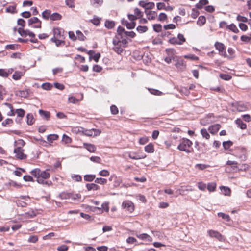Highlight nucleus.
Returning a JSON list of instances; mask_svg holds the SVG:
<instances>
[{"instance_id": "c03bdc74", "label": "nucleus", "mask_w": 251, "mask_h": 251, "mask_svg": "<svg viewBox=\"0 0 251 251\" xmlns=\"http://www.w3.org/2000/svg\"><path fill=\"white\" fill-rule=\"evenodd\" d=\"M15 112L17 113L18 117L23 118L25 115V111L21 108L17 109Z\"/></svg>"}, {"instance_id": "69168bd1", "label": "nucleus", "mask_w": 251, "mask_h": 251, "mask_svg": "<svg viewBox=\"0 0 251 251\" xmlns=\"http://www.w3.org/2000/svg\"><path fill=\"white\" fill-rule=\"evenodd\" d=\"M167 19V15L164 13H160L158 18V20L160 21H164Z\"/></svg>"}, {"instance_id": "2f4dec72", "label": "nucleus", "mask_w": 251, "mask_h": 251, "mask_svg": "<svg viewBox=\"0 0 251 251\" xmlns=\"http://www.w3.org/2000/svg\"><path fill=\"white\" fill-rule=\"evenodd\" d=\"M206 22V18L203 16H201L198 18L197 22V24L200 26L203 25Z\"/></svg>"}, {"instance_id": "dca6fc26", "label": "nucleus", "mask_w": 251, "mask_h": 251, "mask_svg": "<svg viewBox=\"0 0 251 251\" xmlns=\"http://www.w3.org/2000/svg\"><path fill=\"white\" fill-rule=\"evenodd\" d=\"M86 187L88 191H95L100 189V186L95 183H88L86 185Z\"/></svg>"}, {"instance_id": "bb28decb", "label": "nucleus", "mask_w": 251, "mask_h": 251, "mask_svg": "<svg viewBox=\"0 0 251 251\" xmlns=\"http://www.w3.org/2000/svg\"><path fill=\"white\" fill-rule=\"evenodd\" d=\"M115 26V23L113 21L106 20L105 22V26L108 29H112Z\"/></svg>"}, {"instance_id": "ea45409f", "label": "nucleus", "mask_w": 251, "mask_h": 251, "mask_svg": "<svg viewBox=\"0 0 251 251\" xmlns=\"http://www.w3.org/2000/svg\"><path fill=\"white\" fill-rule=\"evenodd\" d=\"M113 50L118 54H121L123 51V49L121 48V45L115 46L113 47Z\"/></svg>"}, {"instance_id": "c756f323", "label": "nucleus", "mask_w": 251, "mask_h": 251, "mask_svg": "<svg viewBox=\"0 0 251 251\" xmlns=\"http://www.w3.org/2000/svg\"><path fill=\"white\" fill-rule=\"evenodd\" d=\"M134 155L132 154L131 153H128V157L134 160H138L140 159H143L146 156H140L138 154H136L134 153Z\"/></svg>"}, {"instance_id": "13d9d810", "label": "nucleus", "mask_w": 251, "mask_h": 251, "mask_svg": "<svg viewBox=\"0 0 251 251\" xmlns=\"http://www.w3.org/2000/svg\"><path fill=\"white\" fill-rule=\"evenodd\" d=\"M42 88L46 90H50L52 88V85L49 83H45L42 85Z\"/></svg>"}, {"instance_id": "aec40b11", "label": "nucleus", "mask_w": 251, "mask_h": 251, "mask_svg": "<svg viewBox=\"0 0 251 251\" xmlns=\"http://www.w3.org/2000/svg\"><path fill=\"white\" fill-rule=\"evenodd\" d=\"M24 75V73L21 71H15L12 76V78L15 80H18L21 79Z\"/></svg>"}, {"instance_id": "de8ad7c7", "label": "nucleus", "mask_w": 251, "mask_h": 251, "mask_svg": "<svg viewBox=\"0 0 251 251\" xmlns=\"http://www.w3.org/2000/svg\"><path fill=\"white\" fill-rule=\"evenodd\" d=\"M216 184L215 183H209L207 185V189L210 192H213L215 190Z\"/></svg>"}, {"instance_id": "79ce46f5", "label": "nucleus", "mask_w": 251, "mask_h": 251, "mask_svg": "<svg viewBox=\"0 0 251 251\" xmlns=\"http://www.w3.org/2000/svg\"><path fill=\"white\" fill-rule=\"evenodd\" d=\"M50 10H45L42 13V17L48 20L50 18Z\"/></svg>"}, {"instance_id": "774afa93", "label": "nucleus", "mask_w": 251, "mask_h": 251, "mask_svg": "<svg viewBox=\"0 0 251 251\" xmlns=\"http://www.w3.org/2000/svg\"><path fill=\"white\" fill-rule=\"evenodd\" d=\"M38 240V238L37 236L33 235L29 237L28 239V241L30 243H36Z\"/></svg>"}, {"instance_id": "5701e85b", "label": "nucleus", "mask_w": 251, "mask_h": 251, "mask_svg": "<svg viewBox=\"0 0 251 251\" xmlns=\"http://www.w3.org/2000/svg\"><path fill=\"white\" fill-rule=\"evenodd\" d=\"M39 113L41 117L46 118L47 120H48L50 117V113L48 111L40 109L39 110Z\"/></svg>"}, {"instance_id": "5fc2aeb1", "label": "nucleus", "mask_w": 251, "mask_h": 251, "mask_svg": "<svg viewBox=\"0 0 251 251\" xmlns=\"http://www.w3.org/2000/svg\"><path fill=\"white\" fill-rule=\"evenodd\" d=\"M134 14L138 18H141L143 16V13L141 12L138 8H135L134 9Z\"/></svg>"}, {"instance_id": "e2e57ef3", "label": "nucleus", "mask_w": 251, "mask_h": 251, "mask_svg": "<svg viewBox=\"0 0 251 251\" xmlns=\"http://www.w3.org/2000/svg\"><path fill=\"white\" fill-rule=\"evenodd\" d=\"M110 111L111 113L113 115L118 114L119 112L118 108L114 105H112L110 106Z\"/></svg>"}, {"instance_id": "c85d7f7f", "label": "nucleus", "mask_w": 251, "mask_h": 251, "mask_svg": "<svg viewBox=\"0 0 251 251\" xmlns=\"http://www.w3.org/2000/svg\"><path fill=\"white\" fill-rule=\"evenodd\" d=\"M226 28L235 33H237L239 32V30L234 24H231L229 25H227Z\"/></svg>"}, {"instance_id": "6e6552de", "label": "nucleus", "mask_w": 251, "mask_h": 251, "mask_svg": "<svg viewBox=\"0 0 251 251\" xmlns=\"http://www.w3.org/2000/svg\"><path fill=\"white\" fill-rule=\"evenodd\" d=\"M176 63L175 64V66L180 70H183L185 69L186 67V65L184 63V60L179 58L177 57V58L176 59Z\"/></svg>"}, {"instance_id": "393cba45", "label": "nucleus", "mask_w": 251, "mask_h": 251, "mask_svg": "<svg viewBox=\"0 0 251 251\" xmlns=\"http://www.w3.org/2000/svg\"><path fill=\"white\" fill-rule=\"evenodd\" d=\"M50 174L48 170H45L43 171H41L40 170V173L39 175V177H41L42 178H44V179H46L50 177Z\"/></svg>"}, {"instance_id": "b1692460", "label": "nucleus", "mask_w": 251, "mask_h": 251, "mask_svg": "<svg viewBox=\"0 0 251 251\" xmlns=\"http://www.w3.org/2000/svg\"><path fill=\"white\" fill-rule=\"evenodd\" d=\"M26 118H27V124L28 125H32L34 123V118L33 117V116L32 114L28 113L26 115Z\"/></svg>"}, {"instance_id": "bf43d9fd", "label": "nucleus", "mask_w": 251, "mask_h": 251, "mask_svg": "<svg viewBox=\"0 0 251 251\" xmlns=\"http://www.w3.org/2000/svg\"><path fill=\"white\" fill-rule=\"evenodd\" d=\"M139 237L143 240H147L148 241H151V237L146 233L140 234Z\"/></svg>"}, {"instance_id": "4c0bfd02", "label": "nucleus", "mask_w": 251, "mask_h": 251, "mask_svg": "<svg viewBox=\"0 0 251 251\" xmlns=\"http://www.w3.org/2000/svg\"><path fill=\"white\" fill-rule=\"evenodd\" d=\"M218 216L219 217H222V219L227 222H229L230 220V218L228 214H226L222 212H219L218 213Z\"/></svg>"}, {"instance_id": "052dcab7", "label": "nucleus", "mask_w": 251, "mask_h": 251, "mask_svg": "<svg viewBox=\"0 0 251 251\" xmlns=\"http://www.w3.org/2000/svg\"><path fill=\"white\" fill-rule=\"evenodd\" d=\"M62 141L66 144L70 143L72 142V139L66 134H63L62 137Z\"/></svg>"}, {"instance_id": "8fccbe9b", "label": "nucleus", "mask_w": 251, "mask_h": 251, "mask_svg": "<svg viewBox=\"0 0 251 251\" xmlns=\"http://www.w3.org/2000/svg\"><path fill=\"white\" fill-rule=\"evenodd\" d=\"M40 170H41L40 169L36 168V169L32 170L30 172V173L32 174V176L38 178V177H39Z\"/></svg>"}, {"instance_id": "4be33fe9", "label": "nucleus", "mask_w": 251, "mask_h": 251, "mask_svg": "<svg viewBox=\"0 0 251 251\" xmlns=\"http://www.w3.org/2000/svg\"><path fill=\"white\" fill-rule=\"evenodd\" d=\"M208 3L207 0H200L199 3L196 4L195 6L197 9H201L204 5H206Z\"/></svg>"}, {"instance_id": "338daca9", "label": "nucleus", "mask_w": 251, "mask_h": 251, "mask_svg": "<svg viewBox=\"0 0 251 251\" xmlns=\"http://www.w3.org/2000/svg\"><path fill=\"white\" fill-rule=\"evenodd\" d=\"M91 2L93 5L96 4L97 6H99L102 4L103 0H91Z\"/></svg>"}, {"instance_id": "a18cd8bd", "label": "nucleus", "mask_w": 251, "mask_h": 251, "mask_svg": "<svg viewBox=\"0 0 251 251\" xmlns=\"http://www.w3.org/2000/svg\"><path fill=\"white\" fill-rule=\"evenodd\" d=\"M95 182L101 185L105 184L107 183V179L101 177L97 178L95 180Z\"/></svg>"}, {"instance_id": "a878e982", "label": "nucleus", "mask_w": 251, "mask_h": 251, "mask_svg": "<svg viewBox=\"0 0 251 251\" xmlns=\"http://www.w3.org/2000/svg\"><path fill=\"white\" fill-rule=\"evenodd\" d=\"M6 12L12 14L16 13L17 12L16 11V5L9 6L6 8Z\"/></svg>"}, {"instance_id": "473e14b6", "label": "nucleus", "mask_w": 251, "mask_h": 251, "mask_svg": "<svg viewBox=\"0 0 251 251\" xmlns=\"http://www.w3.org/2000/svg\"><path fill=\"white\" fill-rule=\"evenodd\" d=\"M177 38L179 42V45H181L186 42L185 38L184 35L181 33L178 34Z\"/></svg>"}, {"instance_id": "1a4fd4ad", "label": "nucleus", "mask_w": 251, "mask_h": 251, "mask_svg": "<svg viewBox=\"0 0 251 251\" xmlns=\"http://www.w3.org/2000/svg\"><path fill=\"white\" fill-rule=\"evenodd\" d=\"M165 52L168 55V56L171 57L173 58V60H176L177 58V56H175V54L176 53V50L174 48H167L165 50Z\"/></svg>"}, {"instance_id": "f704fd0d", "label": "nucleus", "mask_w": 251, "mask_h": 251, "mask_svg": "<svg viewBox=\"0 0 251 251\" xmlns=\"http://www.w3.org/2000/svg\"><path fill=\"white\" fill-rule=\"evenodd\" d=\"M148 29L147 26L139 25L136 28V30L140 33L146 32Z\"/></svg>"}, {"instance_id": "f257e3e1", "label": "nucleus", "mask_w": 251, "mask_h": 251, "mask_svg": "<svg viewBox=\"0 0 251 251\" xmlns=\"http://www.w3.org/2000/svg\"><path fill=\"white\" fill-rule=\"evenodd\" d=\"M193 143L191 141L187 138H183L181 143L177 147V149L183 151H185L187 153H189L193 151V149L189 148L191 147Z\"/></svg>"}, {"instance_id": "cd10ccee", "label": "nucleus", "mask_w": 251, "mask_h": 251, "mask_svg": "<svg viewBox=\"0 0 251 251\" xmlns=\"http://www.w3.org/2000/svg\"><path fill=\"white\" fill-rule=\"evenodd\" d=\"M96 178L95 175H86L84 176V180L85 181L92 182Z\"/></svg>"}, {"instance_id": "6e6d98bb", "label": "nucleus", "mask_w": 251, "mask_h": 251, "mask_svg": "<svg viewBox=\"0 0 251 251\" xmlns=\"http://www.w3.org/2000/svg\"><path fill=\"white\" fill-rule=\"evenodd\" d=\"M13 123L12 119L10 118L6 119L4 121L2 122L1 125L3 126H7L8 125L11 124Z\"/></svg>"}, {"instance_id": "0eeeda50", "label": "nucleus", "mask_w": 251, "mask_h": 251, "mask_svg": "<svg viewBox=\"0 0 251 251\" xmlns=\"http://www.w3.org/2000/svg\"><path fill=\"white\" fill-rule=\"evenodd\" d=\"M18 32L22 36H26L27 35H28L31 38H34L35 36V34L33 32L29 30H25L23 28L20 27L18 29Z\"/></svg>"}, {"instance_id": "37998d69", "label": "nucleus", "mask_w": 251, "mask_h": 251, "mask_svg": "<svg viewBox=\"0 0 251 251\" xmlns=\"http://www.w3.org/2000/svg\"><path fill=\"white\" fill-rule=\"evenodd\" d=\"M162 27V25L159 24H156L153 25V30L157 33L161 32Z\"/></svg>"}, {"instance_id": "9d476101", "label": "nucleus", "mask_w": 251, "mask_h": 251, "mask_svg": "<svg viewBox=\"0 0 251 251\" xmlns=\"http://www.w3.org/2000/svg\"><path fill=\"white\" fill-rule=\"evenodd\" d=\"M238 164L237 162L235 161H231V160H228L226 163V165L231 166L232 170H231L229 168H226V170L228 171V169H229V171H236L238 168L237 165Z\"/></svg>"}, {"instance_id": "a211bd4d", "label": "nucleus", "mask_w": 251, "mask_h": 251, "mask_svg": "<svg viewBox=\"0 0 251 251\" xmlns=\"http://www.w3.org/2000/svg\"><path fill=\"white\" fill-rule=\"evenodd\" d=\"M235 123L237 125L238 127L242 129H245L247 128L246 124L241 119L238 118L236 120Z\"/></svg>"}, {"instance_id": "864d4df0", "label": "nucleus", "mask_w": 251, "mask_h": 251, "mask_svg": "<svg viewBox=\"0 0 251 251\" xmlns=\"http://www.w3.org/2000/svg\"><path fill=\"white\" fill-rule=\"evenodd\" d=\"M117 33L119 36H121V38H123V33L125 34V32L126 31H125V29L121 27V26H119L117 28Z\"/></svg>"}, {"instance_id": "c9c22d12", "label": "nucleus", "mask_w": 251, "mask_h": 251, "mask_svg": "<svg viewBox=\"0 0 251 251\" xmlns=\"http://www.w3.org/2000/svg\"><path fill=\"white\" fill-rule=\"evenodd\" d=\"M58 138V135L57 134H50L47 136V139L49 142H52L53 141L57 140Z\"/></svg>"}, {"instance_id": "6ab92c4d", "label": "nucleus", "mask_w": 251, "mask_h": 251, "mask_svg": "<svg viewBox=\"0 0 251 251\" xmlns=\"http://www.w3.org/2000/svg\"><path fill=\"white\" fill-rule=\"evenodd\" d=\"M62 18V16L58 13L55 12L52 14H50V19L51 21L60 20Z\"/></svg>"}, {"instance_id": "3c124183", "label": "nucleus", "mask_w": 251, "mask_h": 251, "mask_svg": "<svg viewBox=\"0 0 251 251\" xmlns=\"http://www.w3.org/2000/svg\"><path fill=\"white\" fill-rule=\"evenodd\" d=\"M40 20L37 17H33L28 20V24L29 25H30L40 22Z\"/></svg>"}, {"instance_id": "f8f14e48", "label": "nucleus", "mask_w": 251, "mask_h": 251, "mask_svg": "<svg viewBox=\"0 0 251 251\" xmlns=\"http://www.w3.org/2000/svg\"><path fill=\"white\" fill-rule=\"evenodd\" d=\"M221 127L219 124H215L210 126L208 128V130L212 134H216Z\"/></svg>"}, {"instance_id": "f3484780", "label": "nucleus", "mask_w": 251, "mask_h": 251, "mask_svg": "<svg viewBox=\"0 0 251 251\" xmlns=\"http://www.w3.org/2000/svg\"><path fill=\"white\" fill-rule=\"evenodd\" d=\"M84 147L90 152H94L96 150V147L93 144L84 143Z\"/></svg>"}, {"instance_id": "20e7f679", "label": "nucleus", "mask_w": 251, "mask_h": 251, "mask_svg": "<svg viewBox=\"0 0 251 251\" xmlns=\"http://www.w3.org/2000/svg\"><path fill=\"white\" fill-rule=\"evenodd\" d=\"M215 47L216 49L218 50L221 55L224 57L226 56V47L225 45L220 42H216L215 43Z\"/></svg>"}, {"instance_id": "7c9ffc66", "label": "nucleus", "mask_w": 251, "mask_h": 251, "mask_svg": "<svg viewBox=\"0 0 251 251\" xmlns=\"http://www.w3.org/2000/svg\"><path fill=\"white\" fill-rule=\"evenodd\" d=\"M232 145H233V142L230 140H228L227 141H224L223 142V148L226 150H228Z\"/></svg>"}, {"instance_id": "49530a36", "label": "nucleus", "mask_w": 251, "mask_h": 251, "mask_svg": "<svg viewBox=\"0 0 251 251\" xmlns=\"http://www.w3.org/2000/svg\"><path fill=\"white\" fill-rule=\"evenodd\" d=\"M201 133L202 137L205 138L206 139H208L210 138V135L205 128L201 129Z\"/></svg>"}, {"instance_id": "9b49d317", "label": "nucleus", "mask_w": 251, "mask_h": 251, "mask_svg": "<svg viewBox=\"0 0 251 251\" xmlns=\"http://www.w3.org/2000/svg\"><path fill=\"white\" fill-rule=\"evenodd\" d=\"M209 235L211 237H215L218 240L221 241L223 239V236L219 232L214 230H209Z\"/></svg>"}, {"instance_id": "09e8293b", "label": "nucleus", "mask_w": 251, "mask_h": 251, "mask_svg": "<svg viewBox=\"0 0 251 251\" xmlns=\"http://www.w3.org/2000/svg\"><path fill=\"white\" fill-rule=\"evenodd\" d=\"M168 42L170 44L173 45H179V42L178 41L177 38L175 37L170 38L168 40Z\"/></svg>"}, {"instance_id": "72a5a7b5", "label": "nucleus", "mask_w": 251, "mask_h": 251, "mask_svg": "<svg viewBox=\"0 0 251 251\" xmlns=\"http://www.w3.org/2000/svg\"><path fill=\"white\" fill-rule=\"evenodd\" d=\"M5 88L2 85H0V101L4 99V96L6 94Z\"/></svg>"}, {"instance_id": "a19ab883", "label": "nucleus", "mask_w": 251, "mask_h": 251, "mask_svg": "<svg viewBox=\"0 0 251 251\" xmlns=\"http://www.w3.org/2000/svg\"><path fill=\"white\" fill-rule=\"evenodd\" d=\"M6 185L7 186H13V187H15L16 188H21L22 187V185L21 184H18L16 182L12 181V180H10L8 182V183L6 184Z\"/></svg>"}, {"instance_id": "ddd939ff", "label": "nucleus", "mask_w": 251, "mask_h": 251, "mask_svg": "<svg viewBox=\"0 0 251 251\" xmlns=\"http://www.w3.org/2000/svg\"><path fill=\"white\" fill-rule=\"evenodd\" d=\"M145 12L148 16V19L149 20H154L157 16V12L152 11H148V10H145Z\"/></svg>"}, {"instance_id": "7ed1b4c3", "label": "nucleus", "mask_w": 251, "mask_h": 251, "mask_svg": "<svg viewBox=\"0 0 251 251\" xmlns=\"http://www.w3.org/2000/svg\"><path fill=\"white\" fill-rule=\"evenodd\" d=\"M123 208L126 209L129 213H132L134 210V205L133 203L129 201H126L123 202L122 204Z\"/></svg>"}, {"instance_id": "603ef678", "label": "nucleus", "mask_w": 251, "mask_h": 251, "mask_svg": "<svg viewBox=\"0 0 251 251\" xmlns=\"http://www.w3.org/2000/svg\"><path fill=\"white\" fill-rule=\"evenodd\" d=\"M219 76L221 79L225 80H229L232 78L230 75L226 74H221Z\"/></svg>"}, {"instance_id": "680f3d73", "label": "nucleus", "mask_w": 251, "mask_h": 251, "mask_svg": "<svg viewBox=\"0 0 251 251\" xmlns=\"http://www.w3.org/2000/svg\"><path fill=\"white\" fill-rule=\"evenodd\" d=\"M100 19L98 17H94L93 19L90 20V22L94 25L98 26L100 24Z\"/></svg>"}, {"instance_id": "0e129e2a", "label": "nucleus", "mask_w": 251, "mask_h": 251, "mask_svg": "<svg viewBox=\"0 0 251 251\" xmlns=\"http://www.w3.org/2000/svg\"><path fill=\"white\" fill-rule=\"evenodd\" d=\"M149 91L151 94L154 95L160 96L162 94V92H161L158 90H156V89H149Z\"/></svg>"}, {"instance_id": "39448f33", "label": "nucleus", "mask_w": 251, "mask_h": 251, "mask_svg": "<svg viewBox=\"0 0 251 251\" xmlns=\"http://www.w3.org/2000/svg\"><path fill=\"white\" fill-rule=\"evenodd\" d=\"M53 35L57 38L62 39H65V37L64 35V29H63L61 28H59V27L54 28L53 29Z\"/></svg>"}, {"instance_id": "412c9836", "label": "nucleus", "mask_w": 251, "mask_h": 251, "mask_svg": "<svg viewBox=\"0 0 251 251\" xmlns=\"http://www.w3.org/2000/svg\"><path fill=\"white\" fill-rule=\"evenodd\" d=\"M145 151L148 153H153L154 151V146L152 143H150L145 147Z\"/></svg>"}, {"instance_id": "423d86ee", "label": "nucleus", "mask_w": 251, "mask_h": 251, "mask_svg": "<svg viewBox=\"0 0 251 251\" xmlns=\"http://www.w3.org/2000/svg\"><path fill=\"white\" fill-rule=\"evenodd\" d=\"M139 5L144 8L145 10H151L152 9L154 6V3L152 2H146L145 1L141 0L139 1Z\"/></svg>"}, {"instance_id": "f03ea898", "label": "nucleus", "mask_w": 251, "mask_h": 251, "mask_svg": "<svg viewBox=\"0 0 251 251\" xmlns=\"http://www.w3.org/2000/svg\"><path fill=\"white\" fill-rule=\"evenodd\" d=\"M24 150L21 147H18L14 150L16 158L20 160L26 159L27 155L24 153Z\"/></svg>"}, {"instance_id": "58836bf2", "label": "nucleus", "mask_w": 251, "mask_h": 251, "mask_svg": "<svg viewBox=\"0 0 251 251\" xmlns=\"http://www.w3.org/2000/svg\"><path fill=\"white\" fill-rule=\"evenodd\" d=\"M4 104L6 105L10 109V112L8 113V115L10 116H14L15 112L12 105L9 103H5Z\"/></svg>"}, {"instance_id": "4468645a", "label": "nucleus", "mask_w": 251, "mask_h": 251, "mask_svg": "<svg viewBox=\"0 0 251 251\" xmlns=\"http://www.w3.org/2000/svg\"><path fill=\"white\" fill-rule=\"evenodd\" d=\"M16 95L23 98H27L29 95V90L25 89L24 90H20L16 94Z\"/></svg>"}, {"instance_id": "2eb2a0df", "label": "nucleus", "mask_w": 251, "mask_h": 251, "mask_svg": "<svg viewBox=\"0 0 251 251\" xmlns=\"http://www.w3.org/2000/svg\"><path fill=\"white\" fill-rule=\"evenodd\" d=\"M58 197L62 200L68 199L72 197V193L63 192L59 194Z\"/></svg>"}, {"instance_id": "4d7b16f0", "label": "nucleus", "mask_w": 251, "mask_h": 251, "mask_svg": "<svg viewBox=\"0 0 251 251\" xmlns=\"http://www.w3.org/2000/svg\"><path fill=\"white\" fill-rule=\"evenodd\" d=\"M184 57L186 59H189L192 60H198L199 57L194 54H188L184 56Z\"/></svg>"}, {"instance_id": "e433bc0d", "label": "nucleus", "mask_w": 251, "mask_h": 251, "mask_svg": "<svg viewBox=\"0 0 251 251\" xmlns=\"http://www.w3.org/2000/svg\"><path fill=\"white\" fill-rule=\"evenodd\" d=\"M220 189L223 194L225 195H229L231 193L230 189L227 187L221 186L220 187Z\"/></svg>"}]
</instances>
